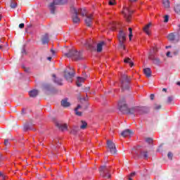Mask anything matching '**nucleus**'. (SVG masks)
<instances>
[{"label":"nucleus","mask_w":180,"mask_h":180,"mask_svg":"<svg viewBox=\"0 0 180 180\" xmlns=\"http://www.w3.org/2000/svg\"><path fill=\"white\" fill-rule=\"evenodd\" d=\"M119 41H126V32L123 30H120L117 34Z\"/></svg>","instance_id":"13"},{"label":"nucleus","mask_w":180,"mask_h":180,"mask_svg":"<svg viewBox=\"0 0 180 180\" xmlns=\"http://www.w3.org/2000/svg\"><path fill=\"white\" fill-rule=\"evenodd\" d=\"M43 44H47L49 43V34H45L42 37Z\"/></svg>","instance_id":"25"},{"label":"nucleus","mask_w":180,"mask_h":180,"mask_svg":"<svg viewBox=\"0 0 180 180\" xmlns=\"http://www.w3.org/2000/svg\"><path fill=\"white\" fill-rule=\"evenodd\" d=\"M176 85H179V86H180V82H178L176 83Z\"/></svg>","instance_id":"54"},{"label":"nucleus","mask_w":180,"mask_h":180,"mask_svg":"<svg viewBox=\"0 0 180 180\" xmlns=\"http://www.w3.org/2000/svg\"><path fill=\"white\" fill-rule=\"evenodd\" d=\"M129 2H137V0H129Z\"/></svg>","instance_id":"48"},{"label":"nucleus","mask_w":180,"mask_h":180,"mask_svg":"<svg viewBox=\"0 0 180 180\" xmlns=\"http://www.w3.org/2000/svg\"><path fill=\"white\" fill-rule=\"evenodd\" d=\"M85 79H86V77H77V86H82V84L81 83L85 82Z\"/></svg>","instance_id":"20"},{"label":"nucleus","mask_w":180,"mask_h":180,"mask_svg":"<svg viewBox=\"0 0 180 180\" xmlns=\"http://www.w3.org/2000/svg\"><path fill=\"white\" fill-rule=\"evenodd\" d=\"M89 89H91V87H89V86H86L83 89L84 92H88V91H89Z\"/></svg>","instance_id":"40"},{"label":"nucleus","mask_w":180,"mask_h":180,"mask_svg":"<svg viewBox=\"0 0 180 180\" xmlns=\"http://www.w3.org/2000/svg\"><path fill=\"white\" fill-rule=\"evenodd\" d=\"M77 12H78V14L79 13V15H81V16H82L83 18L88 16V12L85 8H80L77 10Z\"/></svg>","instance_id":"16"},{"label":"nucleus","mask_w":180,"mask_h":180,"mask_svg":"<svg viewBox=\"0 0 180 180\" xmlns=\"http://www.w3.org/2000/svg\"><path fill=\"white\" fill-rule=\"evenodd\" d=\"M111 30H116V24H113L112 27H111Z\"/></svg>","instance_id":"42"},{"label":"nucleus","mask_w":180,"mask_h":180,"mask_svg":"<svg viewBox=\"0 0 180 180\" xmlns=\"http://www.w3.org/2000/svg\"><path fill=\"white\" fill-rule=\"evenodd\" d=\"M107 151H109L110 154L115 155L117 153V149L116 148V144L110 140L107 141Z\"/></svg>","instance_id":"5"},{"label":"nucleus","mask_w":180,"mask_h":180,"mask_svg":"<svg viewBox=\"0 0 180 180\" xmlns=\"http://www.w3.org/2000/svg\"><path fill=\"white\" fill-rule=\"evenodd\" d=\"M0 176H4V174H2V172H0Z\"/></svg>","instance_id":"52"},{"label":"nucleus","mask_w":180,"mask_h":180,"mask_svg":"<svg viewBox=\"0 0 180 180\" xmlns=\"http://www.w3.org/2000/svg\"><path fill=\"white\" fill-rule=\"evenodd\" d=\"M75 77V70L73 68L69 67L68 68V82H72Z\"/></svg>","instance_id":"11"},{"label":"nucleus","mask_w":180,"mask_h":180,"mask_svg":"<svg viewBox=\"0 0 180 180\" xmlns=\"http://www.w3.org/2000/svg\"><path fill=\"white\" fill-rule=\"evenodd\" d=\"M51 52L52 53V54H55V51H54V50H53V49H51Z\"/></svg>","instance_id":"49"},{"label":"nucleus","mask_w":180,"mask_h":180,"mask_svg":"<svg viewBox=\"0 0 180 180\" xmlns=\"http://www.w3.org/2000/svg\"><path fill=\"white\" fill-rule=\"evenodd\" d=\"M92 20H94V15L92 14L86 15L84 22L87 27H91V26H92Z\"/></svg>","instance_id":"10"},{"label":"nucleus","mask_w":180,"mask_h":180,"mask_svg":"<svg viewBox=\"0 0 180 180\" xmlns=\"http://www.w3.org/2000/svg\"><path fill=\"white\" fill-rule=\"evenodd\" d=\"M129 40H131V37H133V30L131 27H129Z\"/></svg>","instance_id":"34"},{"label":"nucleus","mask_w":180,"mask_h":180,"mask_svg":"<svg viewBox=\"0 0 180 180\" xmlns=\"http://www.w3.org/2000/svg\"><path fill=\"white\" fill-rule=\"evenodd\" d=\"M177 32H180V24H179L178 25H177Z\"/></svg>","instance_id":"47"},{"label":"nucleus","mask_w":180,"mask_h":180,"mask_svg":"<svg viewBox=\"0 0 180 180\" xmlns=\"http://www.w3.org/2000/svg\"><path fill=\"white\" fill-rule=\"evenodd\" d=\"M81 125H80V129L82 130H85V129H86V127L88 126V123H86L85 121L82 120L80 122Z\"/></svg>","instance_id":"27"},{"label":"nucleus","mask_w":180,"mask_h":180,"mask_svg":"<svg viewBox=\"0 0 180 180\" xmlns=\"http://www.w3.org/2000/svg\"><path fill=\"white\" fill-rule=\"evenodd\" d=\"M78 51H76L75 49H73L72 48H71L70 49H69V53H68V57H70L71 58H72V56L74 54V53H77Z\"/></svg>","instance_id":"31"},{"label":"nucleus","mask_w":180,"mask_h":180,"mask_svg":"<svg viewBox=\"0 0 180 180\" xmlns=\"http://www.w3.org/2000/svg\"><path fill=\"white\" fill-rule=\"evenodd\" d=\"M17 7H18V2H16V1L15 0H12L11 4V8H12L13 9H15V8H17Z\"/></svg>","instance_id":"32"},{"label":"nucleus","mask_w":180,"mask_h":180,"mask_svg":"<svg viewBox=\"0 0 180 180\" xmlns=\"http://www.w3.org/2000/svg\"><path fill=\"white\" fill-rule=\"evenodd\" d=\"M19 27H20V29H23V27H25V24L24 23L20 24Z\"/></svg>","instance_id":"44"},{"label":"nucleus","mask_w":180,"mask_h":180,"mask_svg":"<svg viewBox=\"0 0 180 180\" xmlns=\"http://www.w3.org/2000/svg\"><path fill=\"white\" fill-rule=\"evenodd\" d=\"M47 60H49V61H51V57H48Z\"/></svg>","instance_id":"50"},{"label":"nucleus","mask_w":180,"mask_h":180,"mask_svg":"<svg viewBox=\"0 0 180 180\" xmlns=\"http://www.w3.org/2000/svg\"><path fill=\"white\" fill-rule=\"evenodd\" d=\"M55 125L59 129V130H61V131H64L68 129L67 124H63L61 122H56Z\"/></svg>","instance_id":"14"},{"label":"nucleus","mask_w":180,"mask_h":180,"mask_svg":"<svg viewBox=\"0 0 180 180\" xmlns=\"http://www.w3.org/2000/svg\"><path fill=\"white\" fill-rule=\"evenodd\" d=\"M166 49H171V46H166Z\"/></svg>","instance_id":"53"},{"label":"nucleus","mask_w":180,"mask_h":180,"mask_svg":"<svg viewBox=\"0 0 180 180\" xmlns=\"http://www.w3.org/2000/svg\"><path fill=\"white\" fill-rule=\"evenodd\" d=\"M2 48H3V46L0 45V49H2Z\"/></svg>","instance_id":"58"},{"label":"nucleus","mask_w":180,"mask_h":180,"mask_svg":"<svg viewBox=\"0 0 180 180\" xmlns=\"http://www.w3.org/2000/svg\"><path fill=\"white\" fill-rule=\"evenodd\" d=\"M118 49L120 50H126V46H124V41H119Z\"/></svg>","instance_id":"28"},{"label":"nucleus","mask_w":180,"mask_h":180,"mask_svg":"<svg viewBox=\"0 0 180 180\" xmlns=\"http://www.w3.org/2000/svg\"><path fill=\"white\" fill-rule=\"evenodd\" d=\"M2 20V15H0V20Z\"/></svg>","instance_id":"57"},{"label":"nucleus","mask_w":180,"mask_h":180,"mask_svg":"<svg viewBox=\"0 0 180 180\" xmlns=\"http://www.w3.org/2000/svg\"><path fill=\"white\" fill-rule=\"evenodd\" d=\"M169 54H171V52H167V57H169Z\"/></svg>","instance_id":"51"},{"label":"nucleus","mask_w":180,"mask_h":180,"mask_svg":"<svg viewBox=\"0 0 180 180\" xmlns=\"http://www.w3.org/2000/svg\"><path fill=\"white\" fill-rule=\"evenodd\" d=\"M118 109L122 113H127V115H130L131 116H136V115H143L144 113V110L146 107H133L129 108L127 103H126V99L122 98L118 102Z\"/></svg>","instance_id":"1"},{"label":"nucleus","mask_w":180,"mask_h":180,"mask_svg":"<svg viewBox=\"0 0 180 180\" xmlns=\"http://www.w3.org/2000/svg\"><path fill=\"white\" fill-rule=\"evenodd\" d=\"M128 179L129 180H133V179H131V177H130V176L128 178Z\"/></svg>","instance_id":"56"},{"label":"nucleus","mask_w":180,"mask_h":180,"mask_svg":"<svg viewBox=\"0 0 180 180\" xmlns=\"http://www.w3.org/2000/svg\"><path fill=\"white\" fill-rule=\"evenodd\" d=\"M56 5H61V0H53V1L49 5V9L51 13H55Z\"/></svg>","instance_id":"9"},{"label":"nucleus","mask_w":180,"mask_h":180,"mask_svg":"<svg viewBox=\"0 0 180 180\" xmlns=\"http://www.w3.org/2000/svg\"><path fill=\"white\" fill-rule=\"evenodd\" d=\"M162 91H164L165 92H167V89H162Z\"/></svg>","instance_id":"55"},{"label":"nucleus","mask_w":180,"mask_h":180,"mask_svg":"<svg viewBox=\"0 0 180 180\" xmlns=\"http://www.w3.org/2000/svg\"><path fill=\"white\" fill-rule=\"evenodd\" d=\"M166 103H169V104L174 103V97H172V96H169V97L167 98V101Z\"/></svg>","instance_id":"33"},{"label":"nucleus","mask_w":180,"mask_h":180,"mask_svg":"<svg viewBox=\"0 0 180 180\" xmlns=\"http://www.w3.org/2000/svg\"><path fill=\"white\" fill-rule=\"evenodd\" d=\"M70 103H68V106H70Z\"/></svg>","instance_id":"60"},{"label":"nucleus","mask_w":180,"mask_h":180,"mask_svg":"<svg viewBox=\"0 0 180 180\" xmlns=\"http://www.w3.org/2000/svg\"><path fill=\"white\" fill-rule=\"evenodd\" d=\"M167 157L169 160H172V157H173L172 153L169 152L167 154Z\"/></svg>","instance_id":"39"},{"label":"nucleus","mask_w":180,"mask_h":180,"mask_svg":"<svg viewBox=\"0 0 180 180\" xmlns=\"http://www.w3.org/2000/svg\"><path fill=\"white\" fill-rule=\"evenodd\" d=\"M129 84H130V78L127 75H123L121 80L122 91H129L130 89Z\"/></svg>","instance_id":"3"},{"label":"nucleus","mask_w":180,"mask_h":180,"mask_svg":"<svg viewBox=\"0 0 180 180\" xmlns=\"http://www.w3.org/2000/svg\"><path fill=\"white\" fill-rule=\"evenodd\" d=\"M110 167L103 165L99 168L100 176L103 178H110V174H109Z\"/></svg>","instance_id":"4"},{"label":"nucleus","mask_w":180,"mask_h":180,"mask_svg":"<svg viewBox=\"0 0 180 180\" xmlns=\"http://www.w3.org/2000/svg\"><path fill=\"white\" fill-rule=\"evenodd\" d=\"M124 63L129 64L130 67H133V65H134V63H133V62H131V59H130V58H126L124 60Z\"/></svg>","instance_id":"29"},{"label":"nucleus","mask_w":180,"mask_h":180,"mask_svg":"<svg viewBox=\"0 0 180 180\" xmlns=\"http://www.w3.org/2000/svg\"><path fill=\"white\" fill-rule=\"evenodd\" d=\"M136 175V172H132V173H131L130 174H129V176L131 177V178H133V176H134Z\"/></svg>","instance_id":"43"},{"label":"nucleus","mask_w":180,"mask_h":180,"mask_svg":"<svg viewBox=\"0 0 180 180\" xmlns=\"http://www.w3.org/2000/svg\"><path fill=\"white\" fill-rule=\"evenodd\" d=\"M162 108V105H158V104H155V107H154V109L155 110H160V109H161Z\"/></svg>","instance_id":"36"},{"label":"nucleus","mask_w":180,"mask_h":180,"mask_svg":"<svg viewBox=\"0 0 180 180\" xmlns=\"http://www.w3.org/2000/svg\"><path fill=\"white\" fill-rule=\"evenodd\" d=\"M148 59L151 60L155 65H160L161 64V60L160 58H156L155 55H154L153 53L150 52L148 54Z\"/></svg>","instance_id":"8"},{"label":"nucleus","mask_w":180,"mask_h":180,"mask_svg":"<svg viewBox=\"0 0 180 180\" xmlns=\"http://www.w3.org/2000/svg\"><path fill=\"white\" fill-rule=\"evenodd\" d=\"M70 57H72V59L75 60V61H79L80 60L84 59V56L81 52H73V54L70 55Z\"/></svg>","instance_id":"12"},{"label":"nucleus","mask_w":180,"mask_h":180,"mask_svg":"<svg viewBox=\"0 0 180 180\" xmlns=\"http://www.w3.org/2000/svg\"><path fill=\"white\" fill-rule=\"evenodd\" d=\"M39 94V91L36 89H33L31 91H30L29 95L30 98H35V96H37Z\"/></svg>","instance_id":"21"},{"label":"nucleus","mask_w":180,"mask_h":180,"mask_svg":"<svg viewBox=\"0 0 180 180\" xmlns=\"http://www.w3.org/2000/svg\"><path fill=\"white\" fill-rule=\"evenodd\" d=\"M140 157L141 158H145V160L148 159V152L147 151H141L140 154Z\"/></svg>","instance_id":"24"},{"label":"nucleus","mask_w":180,"mask_h":180,"mask_svg":"<svg viewBox=\"0 0 180 180\" xmlns=\"http://www.w3.org/2000/svg\"><path fill=\"white\" fill-rule=\"evenodd\" d=\"M131 134H133V131L129 129H125L121 133V136H122V137H128V136H131Z\"/></svg>","instance_id":"15"},{"label":"nucleus","mask_w":180,"mask_h":180,"mask_svg":"<svg viewBox=\"0 0 180 180\" xmlns=\"http://www.w3.org/2000/svg\"><path fill=\"white\" fill-rule=\"evenodd\" d=\"M85 46L86 49H88V50H94V45H92V43L87 42L85 44Z\"/></svg>","instance_id":"30"},{"label":"nucleus","mask_w":180,"mask_h":180,"mask_svg":"<svg viewBox=\"0 0 180 180\" xmlns=\"http://www.w3.org/2000/svg\"><path fill=\"white\" fill-rule=\"evenodd\" d=\"M61 106H63V108H68V99L64 98L60 102Z\"/></svg>","instance_id":"26"},{"label":"nucleus","mask_w":180,"mask_h":180,"mask_svg":"<svg viewBox=\"0 0 180 180\" xmlns=\"http://www.w3.org/2000/svg\"><path fill=\"white\" fill-rule=\"evenodd\" d=\"M108 5L113 6V5H116V1L115 0H110L108 2Z\"/></svg>","instance_id":"35"},{"label":"nucleus","mask_w":180,"mask_h":180,"mask_svg":"<svg viewBox=\"0 0 180 180\" xmlns=\"http://www.w3.org/2000/svg\"><path fill=\"white\" fill-rule=\"evenodd\" d=\"M151 69L150 68H146L143 69V74L148 77L150 78L151 77Z\"/></svg>","instance_id":"19"},{"label":"nucleus","mask_w":180,"mask_h":180,"mask_svg":"<svg viewBox=\"0 0 180 180\" xmlns=\"http://www.w3.org/2000/svg\"><path fill=\"white\" fill-rule=\"evenodd\" d=\"M81 108H82V107L81 106V105H78L77 106V108H75V115H76V116H79V117L82 116V112L79 111V109H81Z\"/></svg>","instance_id":"18"},{"label":"nucleus","mask_w":180,"mask_h":180,"mask_svg":"<svg viewBox=\"0 0 180 180\" xmlns=\"http://www.w3.org/2000/svg\"><path fill=\"white\" fill-rule=\"evenodd\" d=\"M167 39L168 40H169V41H179V39H180V35H179V32H171L168 34L167 36Z\"/></svg>","instance_id":"6"},{"label":"nucleus","mask_w":180,"mask_h":180,"mask_svg":"<svg viewBox=\"0 0 180 180\" xmlns=\"http://www.w3.org/2000/svg\"><path fill=\"white\" fill-rule=\"evenodd\" d=\"M162 5L165 9H169V0H162Z\"/></svg>","instance_id":"23"},{"label":"nucleus","mask_w":180,"mask_h":180,"mask_svg":"<svg viewBox=\"0 0 180 180\" xmlns=\"http://www.w3.org/2000/svg\"><path fill=\"white\" fill-rule=\"evenodd\" d=\"M84 101H87L88 99H86V98H84Z\"/></svg>","instance_id":"59"},{"label":"nucleus","mask_w":180,"mask_h":180,"mask_svg":"<svg viewBox=\"0 0 180 180\" xmlns=\"http://www.w3.org/2000/svg\"><path fill=\"white\" fill-rule=\"evenodd\" d=\"M168 20H169V15H165V20H164L165 23L168 22Z\"/></svg>","instance_id":"38"},{"label":"nucleus","mask_w":180,"mask_h":180,"mask_svg":"<svg viewBox=\"0 0 180 180\" xmlns=\"http://www.w3.org/2000/svg\"><path fill=\"white\" fill-rule=\"evenodd\" d=\"M104 44H105V41H101L97 44V52L98 53H101V51H102Z\"/></svg>","instance_id":"22"},{"label":"nucleus","mask_w":180,"mask_h":180,"mask_svg":"<svg viewBox=\"0 0 180 180\" xmlns=\"http://www.w3.org/2000/svg\"><path fill=\"white\" fill-rule=\"evenodd\" d=\"M131 13L133 11H130V9L127 7H124L122 11V14L124 15L127 21L130 22V18H131Z\"/></svg>","instance_id":"7"},{"label":"nucleus","mask_w":180,"mask_h":180,"mask_svg":"<svg viewBox=\"0 0 180 180\" xmlns=\"http://www.w3.org/2000/svg\"><path fill=\"white\" fill-rule=\"evenodd\" d=\"M150 27H151V22H149L143 27V32H145L146 34H148V36H150V34H151V32H150Z\"/></svg>","instance_id":"17"},{"label":"nucleus","mask_w":180,"mask_h":180,"mask_svg":"<svg viewBox=\"0 0 180 180\" xmlns=\"http://www.w3.org/2000/svg\"><path fill=\"white\" fill-rule=\"evenodd\" d=\"M25 71L26 72H30V68H24Z\"/></svg>","instance_id":"45"},{"label":"nucleus","mask_w":180,"mask_h":180,"mask_svg":"<svg viewBox=\"0 0 180 180\" xmlns=\"http://www.w3.org/2000/svg\"><path fill=\"white\" fill-rule=\"evenodd\" d=\"M70 13L73 23L81 22V18L78 16V10L74 6H70Z\"/></svg>","instance_id":"2"},{"label":"nucleus","mask_w":180,"mask_h":180,"mask_svg":"<svg viewBox=\"0 0 180 180\" xmlns=\"http://www.w3.org/2000/svg\"><path fill=\"white\" fill-rule=\"evenodd\" d=\"M8 144H9V140L5 139V140H4V145H5V146H8Z\"/></svg>","instance_id":"41"},{"label":"nucleus","mask_w":180,"mask_h":180,"mask_svg":"<svg viewBox=\"0 0 180 180\" xmlns=\"http://www.w3.org/2000/svg\"><path fill=\"white\" fill-rule=\"evenodd\" d=\"M150 98L151 99V101L154 100V94H150Z\"/></svg>","instance_id":"46"},{"label":"nucleus","mask_w":180,"mask_h":180,"mask_svg":"<svg viewBox=\"0 0 180 180\" xmlns=\"http://www.w3.org/2000/svg\"><path fill=\"white\" fill-rule=\"evenodd\" d=\"M146 143H148V144H151V143H153V139H151V138H147V139H146Z\"/></svg>","instance_id":"37"}]
</instances>
